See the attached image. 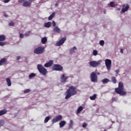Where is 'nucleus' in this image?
<instances>
[{"label": "nucleus", "mask_w": 131, "mask_h": 131, "mask_svg": "<svg viewBox=\"0 0 131 131\" xmlns=\"http://www.w3.org/2000/svg\"><path fill=\"white\" fill-rule=\"evenodd\" d=\"M53 31L54 32H56V33H61V29L59 28L58 27H55Z\"/></svg>", "instance_id": "15"}, {"label": "nucleus", "mask_w": 131, "mask_h": 131, "mask_svg": "<svg viewBox=\"0 0 131 131\" xmlns=\"http://www.w3.org/2000/svg\"><path fill=\"white\" fill-rule=\"evenodd\" d=\"M73 126V121H72V120H71L69 123L70 128H71V127H72Z\"/></svg>", "instance_id": "32"}, {"label": "nucleus", "mask_w": 131, "mask_h": 131, "mask_svg": "<svg viewBox=\"0 0 131 131\" xmlns=\"http://www.w3.org/2000/svg\"><path fill=\"white\" fill-rule=\"evenodd\" d=\"M55 7H58V4H56L55 5Z\"/></svg>", "instance_id": "49"}, {"label": "nucleus", "mask_w": 131, "mask_h": 131, "mask_svg": "<svg viewBox=\"0 0 131 131\" xmlns=\"http://www.w3.org/2000/svg\"><path fill=\"white\" fill-rule=\"evenodd\" d=\"M89 64L92 67H98L101 64V61H92L89 62Z\"/></svg>", "instance_id": "7"}, {"label": "nucleus", "mask_w": 131, "mask_h": 131, "mask_svg": "<svg viewBox=\"0 0 131 131\" xmlns=\"http://www.w3.org/2000/svg\"><path fill=\"white\" fill-rule=\"evenodd\" d=\"M55 12H53L48 17V20H52L55 17Z\"/></svg>", "instance_id": "25"}, {"label": "nucleus", "mask_w": 131, "mask_h": 131, "mask_svg": "<svg viewBox=\"0 0 131 131\" xmlns=\"http://www.w3.org/2000/svg\"><path fill=\"white\" fill-rule=\"evenodd\" d=\"M7 63V59L6 58H2L0 60V66H2V65L4 64H6Z\"/></svg>", "instance_id": "17"}, {"label": "nucleus", "mask_w": 131, "mask_h": 131, "mask_svg": "<svg viewBox=\"0 0 131 131\" xmlns=\"http://www.w3.org/2000/svg\"><path fill=\"white\" fill-rule=\"evenodd\" d=\"M6 81L7 83V85L8 86H11V85H12V83L11 82V79H10V78H6Z\"/></svg>", "instance_id": "22"}, {"label": "nucleus", "mask_w": 131, "mask_h": 131, "mask_svg": "<svg viewBox=\"0 0 131 131\" xmlns=\"http://www.w3.org/2000/svg\"><path fill=\"white\" fill-rule=\"evenodd\" d=\"M112 81L114 83H116L117 82V80H116V78L115 77H112Z\"/></svg>", "instance_id": "28"}, {"label": "nucleus", "mask_w": 131, "mask_h": 131, "mask_svg": "<svg viewBox=\"0 0 131 131\" xmlns=\"http://www.w3.org/2000/svg\"><path fill=\"white\" fill-rule=\"evenodd\" d=\"M54 64V61L53 60H50L48 62L46 63L44 65V67H51Z\"/></svg>", "instance_id": "14"}, {"label": "nucleus", "mask_w": 131, "mask_h": 131, "mask_svg": "<svg viewBox=\"0 0 131 131\" xmlns=\"http://www.w3.org/2000/svg\"><path fill=\"white\" fill-rule=\"evenodd\" d=\"M120 50V53H121V54H123V49L121 48Z\"/></svg>", "instance_id": "46"}, {"label": "nucleus", "mask_w": 131, "mask_h": 131, "mask_svg": "<svg viewBox=\"0 0 131 131\" xmlns=\"http://www.w3.org/2000/svg\"><path fill=\"white\" fill-rule=\"evenodd\" d=\"M35 76H36V74L32 73L31 74L29 75V78H32V77H35Z\"/></svg>", "instance_id": "29"}, {"label": "nucleus", "mask_w": 131, "mask_h": 131, "mask_svg": "<svg viewBox=\"0 0 131 131\" xmlns=\"http://www.w3.org/2000/svg\"><path fill=\"white\" fill-rule=\"evenodd\" d=\"M10 1H11V0H4V3H5V4H7V3H9L10 2Z\"/></svg>", "instance_id": "40"}, {"label": "nucleus", "mask_w": 131, "mask_h": 131, "mask_svg": "<svg viewBox=\"0 0 131 131\" xmlns=\"http://www.w3.org/2000/svg\"><path fill=\"white\" fill-rule=\"evenodd\" d=\"M90 99H91L92 101H94L97 98V95L94 94L92 96H90Z\"/></svg>", "instance_id": "27"}, {"label": "nucleus", "mask_w": 131, "mask_h": 131, "mask_svg": "<svg viewBox=\"0 0 131 131\" xmlns=\"http://www.w3.org/2000/svg\"><path fill=\"white\" fill-rule=\"evenodd\" d=\"M77 49L76 48V47H74L73 48L70 50V53L73 54L74 53H75V51H77Z\"/></svg>", "instance_id": "18"}, {"label": "nucleus", "mask_w": 131, "mask_h": 131, "mask_svg": "<svg viewBox=\"0 0 131 131\" xmlns=\"http://www.w3.org/2000/svg\"><path fill=\"white\" fill-rule=\"evenodd\" d=\"M41 41L42 43H43V45H45V43H46V42L48 41V39L46 37H43L42 38Z\"/></svg>", "instance_id": "24"}, {"label": "nucleus", "mask_w": 131, "mask_h": 131, "mask_svg": "<svg viewBox=\"0 0 131 131\" xmlns=\"http://www.w3.org/2000/svg\"><path fill=\"white\" fill-rule=\"evenodd\" d=\"M53 70L55 71H61L63 70V67L59 64H54Z\"/></svg>", "instance_id": "9"}, {"label": "nucleus", "mask_w": 131, "mask_h": 131, "mask_svg": "<svg viewBox=\"0 0 131 131\" xmlns=\"http://www.w3.org/2000/svg\"><path fill=\"white\" fill-rule=\"evenodd\" d=\"M99 43L100 46H104V43H105V41H104V40H101L100 41Z\"/></svg>", "instance_id": "35"}, {"label": "nucleus", "mask_w": 131, "mask_h": 131, "mask_svg": "<svg viewBox=\"0 0 131 131\" xmlns=\"http://www.w3.org/2000/svg\"><path fill=\"white\" fill-rule=\"evenodd\" d=\"M51 25H52V24H51V22H50V21H49L48 23H45L44 24L45 27H46L47 28H50V27H51Z\"/></svg>", "instance_id": "19"}, {"label": "nucleus", "mask_w": 131, "mask_h": 131, "mask_svg": "<svg viewBox=\"0 0 131 131\" xmlns=\"http://www.w3.org/2000/svg\"><path fill=\"white\" fill-rule=\"evenodd\" d=\"M62 118H63V117L62 116L58 115L52 119V122L53 123L58 122V121H60V120H62Z\"/></svg>", "instance_id": "10"}, {"label": "nucleus", "mask_w": 131, "mask_h": 131, "mask_svg": "<svg viewBox=\"0 0 131 131\" xmlns=\"http://www.w3.org/2000/svg\"><path fill=\"white\" fill-rule=\"evenodd\" d=\"M69 77L68 76H66L64 74H62L60 77L61 82L65 83V82L67 81V79H68Z\"/></svg>", "instance_id": "12"}, {"label": "nucleus", "mask_w": 131, "mask_h": 131, "mask_svg": "<svg viewBox=\"0 0 131 131\" xmlns=\"http://www.w3.org/2000/svg\"><path fill=\"white\" fill-rule=\"evenodd\" d=\"M18 3H19V4H23V7H29L31 5L30 3L27 0H18Z\"/></svg>", "instance_id": "8"}, {"label": "nucleus", "mask_w": 131, "mask_h": 131, "mask_svg": "<svg viewBox=\"0 0 131 131\" xmlns=\"http://www.w3.org/2000/svg\"><path fill=\"white\" fill-rule=\"evenodd\" d=\"M30 31H28V32H27L26 33V35H29V33H30Z\"/></svg>", "instance_id": "44"}, {"label": "nucleus", "mask_w": 131, "mask_h": 131, "mask_svg": "<svg viewBox=\"0 0 131 131\" xmlns=\"http://www.w3.org/2000/svg\"><path fill=\"white\" fill-rule=\"evenodd\" d=\"M20 59H21V57L20 56H18L16 58L17 60H20Z\"/></svg>", "instance_id": "48"}, {"label": "nucleus", "mask_w": 131, "mask_h": 131, "mask_svg": "<svg viewBox=\"0 0 131 131\" xmlns=\"http://www.w3.org/2000/svg\"><path fill=\"white\" fill-rule=\"evenodd\" d=\"M82 110H83V107H82V106H79L77 109L76 114H79V113H80Z\"/></svg>", "instance_id": "20"}, {"label": "nucleus", "mask_w": 131, "mask_h": 131, "mask_svg": "<svg viewBox=\"0 0 131 131\" xmlns=\"http://www.w3.org/2000/svg\"><path fill=\"white\" fill-rule=\"evenodd\" d=\"M5 124V121L3 120H0V127L1 126H3Z\"/></svg>", "instance_id": "33"}, {"label": "nucleus", "mask_w": 131, "mask_h": 131, "mask_svg": "<svg viewBox=\"0 0 131 131\" xmlns=\"http://www.w3.org/2000/svg\"><path fill=\"white\" fill-rule=\"evenodd\" d=\"M104 14H106V11L103 12Z\"/></svg>", "instance_id": "50"}, {"label": "nucleus", "mask_w": 131, "mask_h": 131, "mask_svg": "<svg viewBox=\"0 0 131 131\" xmlns=\"http://www.w3.org/2000/svg\"><path fill=\"white\" fill-rule=\"evenodd\" d=\"M112 101L113 102H116V101H117V98H116V97H113L112 98Z\"/></svg>", "instance_id": "37"}, {"label": "nucleus", "mask_w": 131, "mask_h": 131, "mask_svg": "<svg viewBox=\"0 0 131 131\" xmlns=\"http://www.w3.org/2000/svg\"><path fill=\"white\" fill-rule=\"evenodd\" d=\"M50 117L49 116L45 118V119L44 120V123H47L49 121V120H50Z\"/></svg>", "instance_id": "30"}, {"label": "nucleus", "mask_w": 131, "mask_h": 131, "mask_svg": "<svg viewBox=\"0 0 131 131\" xmlns=\"http://www.w3.org/2000/svg\"><path fill=\"white\" fill-rule=\"evenodd\" d=\"M87 125H88L86 124V123H84L83 124V125H82V126H83V127H86Z\"/></svg>", "instance_id": "41"}, {"label": "nucleus", "mask_w": 131, "mask_h": 131, "mask_svg": "<svg viewBox=\"0 0 131 131\" xmlns=\"http://www.w3.org/2000/svg\"><path fill=\"white\" fill-rule=\"evenodd\" d=\"M119 70H117L115 71V72L116 73V74H118V73H119Z\"/></svg>", "instance_id": "45"}, {"label": "nucleus", "mask_w": 131, "mask_h": 131, "mask_svg": "<svg viewBox=\"0 0 131 131\" xmlns=\"http://www.w3.org/2000/svg\"><path fill=\"white\" fill-rule=\"evenodd\" d=\"M115 3H114V2H110V7H111L112 8H114V7H115Z\"/></svg>", "instance_id": "31"}, {"label": "nucleus", "mask_w": 131, "mask_h": 131, "mask_svg": "<svg viewBox=\"0 0 131 131\" xmlns=\"http://www.w3.org/2000/svg\"><path fill=\"white\" fill-rule=\"evenodd\" d=\"M90 77L92 82H97L98 81V76L95 72H92L91 74Z\"/></svg>", "instance_id": "6"}, {"label": "nucleus", "mask_w": 131, "mask_h": 131, "mask_svg": "<svg viewBox=\"0 0 131 131\" xmlns=\"http://www.w3.org/2000/svg\"><path fill=\"white\" fill-rule=\"evenodd\" d=\"M52 24L54 27H56V23L55 21H53Z\"/></svg>", "instance_id": "42"}, {"label": "nucleus", "mask_w": 131, "mask_h": 131, "mask_svg": "<svg viewBox=\"0 0 131 131\" xmlns=\"http://www.w3.org/2000/svg\"><path fill=\"white\" fill-rule=\"evenodd\" d=\"M77 94V91H76V86H70L65 93V99L66 100H68L72 96H75Z\"/></svg>", "instance_id": "1"}, {"label": "nucleus", "mask_w": 131, "mask_h": 131, "mask_svg": "<svg viewBox=\"0 0 131 131\" xmlns=\"http://www.w3.org/2000/svg\"><path fill=\"white\" fill-rule=\"evenodd\" d=\"M128 9H129V6L128 5L126 4V7H125V4L123 5V8L121 10L122 13H125V12H126V11H127Z\"/></svg>", "instance_id": "13"}, {"label": "nucleus", "mask_w": 131, "mask_h": 131, "mask_svg": "<svg viewBox=\"0 0 131 131\" xmlns=\"http://www.w3.org/2000/svg\"><path fill=\"white\" fill-rule=\"evenodd\" d=\"M7 112H8V111L5 109L0 111V116H3V115H5V114H6Z\"/></svg>", "instance_id": "16"}, {"label": "nucleus", "mask_w": 131, "mask_h": 131, "mask_svg": "<svg viewBox=\"0 0 131 131\" xmlns=\"http://www.w3.org/2000/svg\"><path fill=\"white\" fill-rule=\"evenodd\" d=\"M19 36H20V38H24V35H23V34H20Z\"/></svg>", "instance_id": "43"}, {"label": "nucleus", "mask_w": 131, "mask_h": 131, "mask_svg": "<svg viewBox=\"0 0 131 131\" xmlns=\"http://www.w3.org/2000/svg\"><path fill=\"white\" fill-rule=\"evenodd\" d=\"M104 131H106V130H104Z\"/></svg>", "instance_id": "51"}, {"label": "nucleus", "mask_w": 131, "mask_h": 131, "mask_svg": "<svg viewBox=\"0 0 131 131\" xmlns=\"http://www.w3.org/2000/svg\"><path fill=\"white\" fill-rule=\"evenodd\" d=\"M115 92L120 96H126V92L124 91V85L122 82H119L118 87L115 89Z\"/></svg>", "instance_id": "2"}, {"label": "nucleus", "mask_w": 131, "mask_h": 131, "mask_svg": "<svg viewBox=\"0 0 131 131\" xmlns=\"http://www.w3.org/2000/svg\"><path fill=\"white\" fill-rule=\"evenodd\" d=\"M4 40H6V37L5 36V35H0V41H4Z\"/></svg>", "instance_id": "26"}, {"label": "nucleus", "mask_w": 131, "mask_h": 131, "mask_svg": "<svg viewBox=\"0 0 131 131\" xmlns=\"http://www.w3.org/2000/svg\"><path fill=\"white\" fill-rule=\"evenodd\" d=\"M44 52L45 47L43 46H39L34 49V54H36L37 55H41V54H43Z\"/></svg>", "instance_id": "3"}, {"label": "nucleus", "mask_w": 131, "mask_h": 131, "mask_svg": "<svg viewBox=\"0 0 131 131\" xmlns=\"http://www.w3.org/2000/svg\"><path fill=\"white\" fill-rule=\"evenodd\" d=\"M66 39V37L62 38L60 40H59L58 42L56 43V46H57V47H60V46H62V45H63V43L65 42Z\"/></svg>", "instance_id": "11"}, {"label": "nucleus", "mask_w": 131, "mask_h": 131, "mask_svg": "<svg viewBox=\"0 0 131 131\" xmlns=\"http://www.w3.org/2000/svg\"><path fill=\"white\" fill-rule=\"evenodd\" d=\"M93 55L94 56H97V55H98V51H97V50H94L93 51Z\"/></svg>", "instance_id": "36"}, {"label": "nucleus", "mask_w": 131, "mask_h": 131, "mask_svg": "<svg viewBox=\"0 0 131 131\" xmlns=\"http://www.w3.org/2000/svg\"><path fill=\"white\" fill-rule=\"evenodd\" d=\"M105 66L108 71H110L111 69V66L112 65V61L109 59H106L105 60Z\"/></svg>", "instance_id": "5"}, {"label": "nucleus", "mask_w": 131, "mask_h": 131, "mask_svg": "<svg viewBox=\"0 0 131 131\" xmlns=\"http://www.w3.org/2000/svg\"><path fill=\"white\" fill-rule=\"evenodd\" d=\"M9 26H14V25H15V24L13 22H11L9 24Z\"/></svg>", "instance_id": "39"}, {"label": "nucleus", "mask_w": 131, "mask_h": 131, "mask_svg": "<svg viewBox=\"0 0 131 131\" xmlns=\"http://www.w3.org/2000/svg\"><path fill=\"white\" fill-rule=\"evenodd\" d=\"M7 45V42L4 41V42H0V46L1 47H4V46H6Z\"/></svg>", "instance_id": "34"}, {"label": "nucleus", "mask_w": 131, "mask_h": 131, "mask_svg": "<svg viewBox=\"0 0 131 131\" xmlns=\"http://www.w3.org/2000/svg\"><path fill=\"white\" fill-rule=\"evenodd\" d=\"M30 92V89H27L24 91L25 94H27V93H29Z\"/></svg>", "instance_id": "38"}, {"label": "nucleus", "mask_w": 131, "mask_h": 131, "mask_svg": "<svg viewBox=\"0 0 131 131\" xmlns=\"http://www.w3.org/2000/svg\"><path fill=\"white\" fill-rule=\"evenodd\" d=\"M110 81V80L107 78L104 79L102 80V83L103 84H106V83H108Z\"/></svg>", "instance_id": "21"}, {"label": "nucleus", "mask_w": 131, "mask_h": 131, "mask_svg": "<svg viewBox=\"0 0 131 131\" xmlns=\"http://www.w3.org/2000/svg\"><path fill=\"white\" fill-rule=\"evenodd\" d=\"M37 69L41 74H42V75H47L48 71H47V69H46V68H45L41 64L37 65Z\"/></svg>", "instance_id": "4"}, {"label": "nucleus", "mask_w": 131, "mask_h": 131, "mask_svg": "<svg viewBox=\"0 0 131 131\" xmlns=\"http://www.w3.org/2000/svg\"><path fill=\"white\" fill-rule=\"evenodd\" d=\"M65 124H66V121H61L59 123V126H60V127H63V126H64V125H65Z\"/></svg>", "instance_id": "23"}, {"label": "nucleus", "mask_w": 131, "mask_h": 131, "mask_svg": "<svg viewBox=\"0 0 131 131\" xmlns=\"http://www.w3.org/2000/svg\"><path fill=\"white\" fill-rule=\"evenodd\" d=\"M33 1L34 0H29V3H30V4L31 5V3H32V2H33Z\"/></svg>", "instance_id": "47"}]
</instances>
